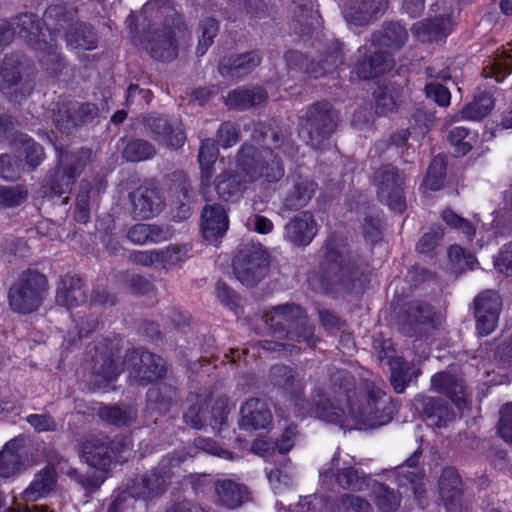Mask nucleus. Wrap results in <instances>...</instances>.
I'll list each match as a JSON object with an SVG mask.
<instances>
[{"label": "nucleus", "instance_id": "nucleus-1", "mask_svg": "<svg viewBox=\"0 0 512 512\" xmlns=\"http://www.w3.org/2000/svg\"><path fill=\"white\" fill-rule=\"evenodd\" d=\"M365 399L358 400L346 412L343 407L333 408L321 390H317L314 403L322 421L347 429H373L392 421L397 405L380 384L364 381Z\"/></svg>", "mask_w": 512, "mask_h": 512}, {"label": "nucleus", "instance_id": "nucleus-2", "mask_svg": "<svg viewBox=\"0 0 512 512\" xmlns=\"http://www.w3.org/2000/svg\"><path fill=\"white\" fill-rule=\"evenodd\" d=\"M320 267L323 285L334 293H359L369 282L367 265L352 262L346 245L334 236L325 243Z\"/></svg>", "mask_w": 512, "mask_h": 512}, {"label": "nucleus", "instance_id": "nucleus-3", "mask_svg": "<svg viewBox=\"0 0 512 512\" xmlns=\"http://www.w3.org/2000/svg\"><path fill=\"white\" fill-rule=\"evenodd\" d=\"M168 2L169 0H150L143 8L145 13L157 9L164 16L161 27L149 33L146 44V49L151 57L162 62H170L177 57V39L186 30L182 15L172 8Z\"/></svg>", "mask_w": 512, "mask_h": 512}, {"label": "nucleus", "instance_id": "nucleus-4", "mask_svg": "<svg viewBox=\"0 0 512 512\" xmlns=\"http://www.w3.org/2000/svg\"><path fill=\"white\" fill-rule=\"evenodd\" d=\"M263 320L273 336L316 347L318 338L314 334L315 326L300 305L285 303L273 306L264 313Z\"/></svg>", "mask_w": 512, "mask_h": 512}, {"label": "nucleus", "instance_id": "nucleus-5", "mask_svg": "<svg viewBox=\"0 0 512 512\" xmlns=\"http://www.w3.org/2000/svg\"><path fill=\"white\" fill-rule=\"evenodd\" d=\"M338 111L328 101H318L308 106L299 117L298 135L314 150L324 151L330 146V138L336 131Z\"/></svg>", "mask_w": 512, "mask_h": 512}, {"label": "nucleus", "instance_id": "nucleus-6", "mask_svg": "<svg viewBox=\"0 0 512 512\" xmlns=\"http://www.w3.org/2000/svg\"><path fill=\"white\" fill-rule=\"evenodd\" d=\"M80 458L98 471H108L113 459L123 461L127 458L129 444L125 438L109 437L101 432L85 434L77 445Z\"/></svg>", "mask_w": 512, "mask_h": 512}, {"label": "nucleus", "instance_id": "nucleus-7", "mask_svg": "<svg viewBox=\"0 0 512 512\" xmlns=\"http://www.w3.org/2000/svg\"><path fill=\"white\" fill-rule=\"evenodd\" d=\"M317 390H321L330 402L331 407H343L346 412L356 401V380L352 373L344 368L329 365L325 369V381L322 387H316L311 393L309 416L321 420L314 403V396Z\"/></svg>", "mask_w": 512, "mask_h": 512}, {"label": "nucleus", "instance_id": "nucleus-8", "mask_svg": "<svg viewBox=\"0 0 512 512\" xmlns=\"http://www.w3.org/2000/svg\"><path fill=\"white\" fill-rule=\"evenodd\" d=\"M48 290V280L37 270L24 271L10 287L8 303L12 311L29 314L42 304Z\"/></svg>", "mask_w": 512, "mask_h": 512}, {"label": "nucleus", "instance_id": "nucleus-9", "mask_svg": "<svg viewBox=\"0 0 512 512\" xmlns=\"http://www.w3.org/2000/svg\"><path fill=\"white\" fill-rule=\"evenodd\" d=\"M232 268L242 285L253 288L268 275V253L261 244L242 245L233 259Z\"/></svg>", "mask_w": 512, "mask_h": 512}, {"label": "nucleus", "instance_id": "nucleus-10", "mask_svg": "<svg viewBox=\"0 0 512 512\" xmlns=\"http://www.w3.org/2000/svg\"><path fill=\"white\" fill-rule=\"evenodd\" d=\"M100 117V109L95 103L64 101L56 104L52 120L61 133L69 135L80 127L98 123Z\"/></svg>", "mask_w": 512, "mask_h": 512}, {"label": "nucleus", "instance_id": "nucleus-11", "mask_svg": "<svg viewBox=\"0 0 512 512\" xmlns=\"http://www.w3.org/2000/svg\"><path fill=\"white\" fill-rule=\"evenodd\" d=\"M122 367L127 370L129 379L141 386L166 374L163 358L142 348L128 349L123 356Z\"/></svg>", "mask_w": 512, "mask_h": 512}, {"label": "nucleus", "instance_id": "nucleus-12", "mask_svg": "<svg viewBox=\"0 0 512 512\" xmlns=\"http://www.w3.org/2000/svg\"><path fill=\"white\" fill-rule=\"evenodd\" d=\"M269 382L274 388L294 402L299 416H309L310 403L304 395V379L296 369L285 364H275L270 368Z\"/></svg>", "mask_w": 512, "mask_h": 512}, {"label": "nucleus", "instance_id": "nucleus-13", "mask_svg": "<svg viewBox=\"0 0 512 512\" xmlns=\"http://www.w3.org/2000/svg\"><path fill=\"white\" fill-rule=\"evenodd\" d=\"M434 318L435 310L432 305L425 301L414 300L401 308L396 324L404 336L422 338L435 328Z\"/></svg>", "mask_w": 512, "mask_h": 512}, {"label": "nucleus", "instance_id": "nucleus-14", "mask_svg": "<svg viewBox=\"0 0 512 512\" xmlns=\"http://www.w3.org/2000/svg\"><path fill=\"white\" fill-rule=\"evenodd\" d=\"M373 182L377 187V197L379 201L388 205L393 211L403 213L406 209L404 198V173L396 166L385 164L375 171Z\"/></svg>", "mask_w": 512, "mask_h": 512}, {"label": "nucleus", "instance_id": "nucleus-15", "mask_svg": "<svg viewBox=\"0 0 512 512\" xmlns=\"http://www.w3.org/2000/svg\"><path fill=\"white\" fill-rule=\"evenodd\" d=\"M165 477L153 469L149 474L131 479L126 489L121 491L111 503V510L116 511L122 505L128 507L129 502L136 499L149 500L163 494L169 485Z\"/></svg>", "mask_w": 512, "mask_h": 512}, {"label": "nucleus", "instance_id": "nucleus-16", "mask_svg": "<svg viewBox=\"0 0 512 512\" xmlns=\"http://www.w3.org/2000/svg\"><path fill=\"white\" fill-rule=\"evenodd\" d=\"M145 133L158 145L176 151L181 149L186 140V133L180 123L171 121L167 116L150 113L142 117Z\"/></svg>", "mask_w": 512, "mask_h": 512}, {"label": "nucleus", "instance_id": "nucleus-17", "mask_svg": "<svg viewBox=\"0 0 512 512\" xmlns=\"http://www.w3.org/2000/svg\"><path fill=\"white\" fill-rule=\"evenodd\" d=\"M323 485L331 486L333 480L344 490L362 492L370 486V478L362 470L354 466H340L338 453L331 459L330 466L320 471Z\"/></svg>", "mask_w": 512, "mask_h": 512}, {"label": "nucleus", "instance_id": "nucleus-18", "mask_svg": "<svg viewBox=\"0 0 512 512\" xmlns=\"http://www.w3.org/2000/svg\"><path fill=\"white\" fill-rule=\"evenodd\" d=\"M22 68L23 62L17 55H6L0 66V90L15 103H20L32 90L23 81Z\"/></svg>", "mask_w": 512, "mask_h": 512}, {"label": "nucleus", "instance_id": "nucleus-19", "mask_svg": "<svg viewBox=\"0 0 512 512\" xmlns=\"http://www.w3.org/2000/svg\"><path fill=\"white\" fill-rule=\"evenodd\" d=\"M134 218L150 219L164 209L165 202L161 188L155 182H145L129 193Z\"/></svg>", "mask_w": 512, "mask_h": 512}, {"label": "nucleus", "instance_id": "nucleus-20", "mask_svg": "<svg viewBox=\"0 0 512 512\" xmlns=\"http://www.w3.org/2000/svg\"><path fill=\"white\" fill-rule=\"evenodd\" d=\"M413 406L422 417L438 428L447 427L455 420L453 408L442 398L419 394L414 397Z\"/></svg>", "mask_w": 512, "mask_h": 512}, {"label": "nucleus", "instance_id": "nucleus-21", "mask_svg": "<svg viewBox=\"0 0 512 512\" xmlns=\"http://www.w3.org/2000/svg\"><path fill=\"white\" fill-rule=\"evenodd\" d=\"M272 157V149L257 148L250 144H243L237 153L236 166L238 173L247 182H255L260 179V171L265 161Z\"/></svg>", "mask_w": 512, "mask_h": 512}, {"label": "nucleus", "instance_id": "nucleus-22", "mask_svg": "<svg viewBox=\"0 0 512 512\" xmlns=\"http://www.w3.org/2000/svg\"><path fill=\"white\" fill-rule=\"evenodd\" d=\"M13 25L15 35L24 40L33 50L49 48L47 44L48 33L44 30L41 20L36 15L25 13L16 16L10 22Z\"/></svg>", "mask_w": 512, "mask_h": 512}, {"label": "nucleus", "instance_id": "nucleus-23", "mask_svg": "<svg viewBox=\"0 0 512 512\" xmlns=\"http://www.w3.org/2000/svg\"><path fill=\"white\" fill-rule=\"evenodd\" d=\"M387 6V0H347L342 13L347 22L364 26L383 14Z\"/></svg>", "mask_w": 512, "mask_h": 512}, {"label": "nucleus", "instance_id": "nucleus-24", "mask_svg": "<svg viewBox=\"0 0 512 512\" xmlns=\"http://www.w3.org/2000/svg\"><path fill=\"white\" fill-rule=\"evenodd\" d=\"M216 504L229 510L237 509L252 501L249 488L231 479H217L214 482Z\"/></svg>", "mask_w": 512, "mask_h": 512}, {"label": "nucleus", "instance_id": "nucleus-25", "mask_svg": "<svg viewBox=\"0 0 512 512\" xmlns=\"http://www.w3.org/2000/svg\"><path fill=\"white\" fill-rule=\"evenodd\" d=\"M317 223L310 211L295 215L284 227V238L295 246L309 245L317 234Z\"/></svg>", "mask_w": 512, "mask_h": 512}, {"label": "nucleus", "instance_id": "nucleus-26", "mask_svg": "<svg viewBox=\"0 0 512 512\" xmlns=\"http://www.w3.org/2000/svg\"><path fill=\"white\" fill-rule=\"evenodd\" d=\"M422 454L417 449L405 463L397 466L394 470L396 482L399 487H410L415 498L421 500L425 494L423 485L424 471L418 467V461Z\"/></svg>", "mask_w": 512, "mask_h": 512}, {"label": "nucleus", "instance_id": "nucleus-27", "mask_svg": "<svg viewBox=\"0 0 512 512\" xmlns=\"http://www.w3.org/2000/svg\"><path fill=\"white\" fill-rule=\"evenodd\" d=\"M454 25L453 12L443 11L433 19H425L415 23L413 34L422 42L437 41L447 36Z\"/></svg>", "mask_w": 512, "mask_h": 512}, {"label": "nucleus", "instance_id": "nucleus-28", "mask_svg": "<svg viewBox=\"0 0 512 512\" xmlns=\"http://www.w3.org/2000/svg\"><path fill=\"white\" fill-rule=\"evenodd\" d=\"M240 427L245 430L266 429L272 422V413L266 401L248 399L240 408Z\"/></svg>", "mask_w": 512, "mask_h": 512}, {"label": "nucleus", "instance_id": "nucleus-29", "mask_svg": "<svg viewBox=\"0 0 512 512\" xmlns=\"http://www.w3.org/2000/svg\"><path fill=\"white\" fill-rule=\"evenodd\" d=\"M261 63L257 51L223 57L218 65L219 73L225 78H241L251 73Z\"/></svg>", "mask_w": 512, "mask_h": 512}, {"label": "nucleus", "instance_id": "nucleus-30", "mask_svg": "<svg viewBox=\"0 0 512 512\" xmlns=\"http://www.w3.org/2000/svg\"><path fill=\"white\" fill-rule=\"evenodd\" d=\"M293 14L291 27L300 37L309 36L320 24L318 11L314 10L312 0H293L291 5Z\"/></svg>", "mask_w": 512, "mask_h": 512}, {"label": "nucleus", "instance_id": "nucleus-31", "mask_svg": "<svg viewBox=\"0 0 512 512\" xmlns=\"http://www.w3.org/2000/svg\"><path fill=\"white\" fill-rule=\"evenodd\" d=\"M176 398V386L167 382L153 385L146 393L145 412L151 415H164L169 412Z\"/></svg>", "mask_w": 512, "mask_h": 512}, {"label": "nucleus", "instance_id": "nucleus-32", "mask_svg": "<svg viewBox=\"0 0 512 512\" xmlns=\"http://www.w3.org/2000/svg\"><path fill=\"white\" fill-rule=\"evenodd\" d=\"M87 301L83 280L77 275L66 274L60 278L56 290V302L66 308H73Z\"/></svg>", "mask_w": 512, "mask_h": 512}, {"label": "nucleus", "instance_id": "nucleus-33", "mask_svg": "<svg viewBox=\"0 0 512 512\" xmlns=\"http://www.w3.org/2000/svg\"><path fill=\"white\" fill-rule=\"evenodd\" d=\"M201 230L205 240L214 242L228 229V216L219 204L206 205L201 215Z\"/></svg>", "mask_w": 512, "mask_h": 512}, {"label": "nucleus", "instance_id": "nucleus-34", "mask_svg": "<svg viewBox=\"0 0 512 512\" xmlns=\"http://www.w3.org/2000/svg\"><path fill=\"white\" fill-rule=\"evenodd\" d=\"M431 388L433 391L448 397L459 408L466 403V393L462 379L448 371H441L433 375Z\"/></svg>", "mask_w": 512, "mask_h": 512}, {"label": "nucleus", "instance_id": "nucleus-35", "mask_svg": "<svg viewBox=\"0 0 512 512\" xmlns=\"http://www.w3.org/2000/svg\"><path fill=\"white\" fill-rule=\"evenodd\" d=\"M92 362V374L95 377L94 386H97L98 389L108 387L109 383L116 380L123 370L122 365L119 366L115 362L110 352H98V349H96Z\"/></svg>", "mask_w": 512, "mask_h": 512}, {"label": "nucleus", "instance_id": "nucleus-36", "mask_svg": "<svg viewBox=\"0 0 512 512\" xmlns=\"http://www.w3.org/2000/svg\"><path fill=\"white\" fill-rule=\"evenodd\" d=\"M268 100L267 91L260 86L237 88L230 91L225 103L229 108L244 111L258 107Z\"/></svg>", "mask_w": 512, "mask_h": 512}, {"label": "nucleus", "instance_id": "nucleus-37", "mask_svg": "<svg viewBox=\"0 0 512 512\" xmlns=\"http://www.w3.org/2000/svg\"><path fill=\"white\" fill-rule=\"evenodd\" d=\"M316 188L315 182L301 177L297 178L283 199V210L297 211L305 207L314 195Z\"/></svg>", "mask_w": 512, "mask_h": 512}, {"label": "nucleus", "instance_id": "nucleus-38", "mask_svg": "<svg viewBox=\"0 0 512 512\" xmlns=\"http://www.w3.org/2000/svg\"><path fill=\"white\" fill-rule=\"evenodd\" d=\"M76 14V9L68 8L66 5H50L43 15L45 31L55 38L60 30L68 29L73 24Z\"/></svg>", "mask_w": 512, "mask_h": 512}, {"label": "nucleus", "instance_id": "nucleus-39", "mask_svg": "<svg viewBox=\"0 0 512 512\" xmlns=\"http://www.w3.org/2000/svg\"><path fill=\"white\" fill-rule=\"evenodd\" d=\"M393 59L386 52H375L362 61H358L355 72L359 79L370 80L376 78L393 67Z\"/></svg>", "mask_w": 512, "mask_h": 512}, {"label": "nucleus", "instance_id": "nucleus-40", "mask_svg": "<svg viewBox=\"0 0 512 512\" xmlns=\"http://www.w3.org/2000/svg\"><path fill=\"white\" fill-rule=\"evenodd\" d=\"M97 415L99 418L116 427H129L137 420L138 411L133 405H103L99 407Z\"/></svg>", "mask_w": 512, "mask_h": 512}, {"label": "nucleus", "instance_id": "nucleus-41", "mask_svg": "<svg viewBox=\"0 0 512 512\" xmlns=\"http://www.w3.org/2000/svg\"><path fill=\"white\" fill-rule=\"evenodd\" d=\"M438 489L444 503L462 499L463 484L454 467L447 466L442 470L438 480Z\"/></svg>", "mask_w": 512, "mask_h": 512}, {"label": "nucleus", "instance_id": "nucleus-42", "mask_svg": "<svg viewBox=\"0 0 512 512\" xmlns=\"http://www.w3.org/2000/svg\"><path fill=\"white\" fill-rule=\"evenodd\" d=\"M208 403L205 396L191 393L184 404L183 420L193 429L204 427Z\"/></svg>", "mask_w": 512, "mask_h": 512}, {"label": "nucleus", "instance_id": "nucleus-43", "mask_svg": "<svg viewBox=\"0 0 512 512\" xmlns=\"http://www.w3.org/2000/svg\"><path fill=\"white\" fill-rule=\"evenodd\" d=\"M342 44L338 40H333L327 44V47L321 52V58L316 62L310 71L313 72V78H319L328 72L333 71L343 64Z\"/></svg>", "mask_w": 512, "mask_h": 512}, {"label": "nucleus", "instance_id": "nucleus-44", "mask_svg": "<svg viewBox=\"0 0 512 512\" xmlns=\"http://www.w3.org/2000/svg\"><path fill=\"white\" fill-rule=\"evenodd\" d=\"M494 107V99L490 93L482 92L476 95L472 102L466 104L463 109L453 116V120H481L486 117Z\"/></svg>", "mask_w": 512, "mask_h": 512}, {"label": "nucleus", "instance_id": "nucleus-45", "mask_svg": "<svg viewBox=\"0 0 512 512\" xmlns=\"http://www.w3.org/2000/svg\"><path fill=\"white\" fill-rule=\"evenodd\" d=\"M18 158L34 170L44 159L43 147L26 134H19L15 140Z\"/></svg>", "mask_w": 512, "mask_h": 512}, {"label": "nucleus", "instance_id": "nucleus-46", "mask_svg": "<svg viewBox=\"0 0 512 512\" xmlns=\"http://www.w3.org/2000/svg\"><path fill=\"white\" fill-rule=\"evenodd\" d=\"M407 39V30L398 22L385 23L381 31L372 35L374 43L396 49L402 47Z\"/></svg>", "mask_w": 512, "mask_h": 512}, {"label": "nucleus", "instance_id": "nucleus-47", "mask_svg": "<svg viewBox=\"0 0 512 512\" xmlns=\"http://www.w3.org/2000/svg\"><path fill=\"white\" fill-rule=\"evenodd\" d=\"M66 42L73 48L92 50L97 47V38L91 25L73 23L65 34Z\"/></svg>", "mask_w": 512, "mask_h": 512}, {"label": "nucleus", "instance_id": "nucleus-48", "mask_svg": "<svg viewBox=\"0 0 512 512\" xmlns=\"http://www.w3.org/2000/svg\"><path fill=\"white\" fill-rule=\"evenodd\" d=\"M56 479L53 470L42 469L35 476L30 485L24 490L23 498L26 501H36L51 492L55 486Z\"/></svg>", "mask_w": 512, "mask_h": 512}, {"label": "nucleus", "instance_id": "nucleus-49", "mask_svg": "<svg viewBox=\"0 0 512 512\" xmlns=\"http://www.w3.org/2000/svg\"><path fill=\"white\" fill-rule=\"evenodd\" d=\"M216 192L224 201H236L242 193L240 174L224 171L216 177Z\"/></svg>", "mask_w": 512, "mask_h": 512}, {"label": "nucleus", "instance_id": "nucleus-50", "mask_svg": "<svg viewBox=\"0 0 512 512\" xmlns=\"http://www.w3.org/2000/svg\"><path fill=\"white\" fill-rule=\"evenodd\" d=\"M391 373L390 383L396 393H403L407 385L414 377H417L415 370L401 358H394L390 361Z\"/></svg>", "mask_w": 512, "mask_h": 512}, {"label": "nucleus", "instance_id": "nucleus-51", "mask_svg": "<svg viewBox=\"0 0 512 512\" xmlns=\"http://www.w3.org/2000/svg\"><path fill=\"white\" fill-rule=\"evenodd\" d=\"M512 72V47L503 50L495 59L489 60L483 68L482 75L485 78H495L496 82H502Z\"/></svg>", "mask_w": 512, "mask_h": 512}, {"label": "nucleus", "instance_id": "nucleus-52", "mask_svg": "<svg viewBox=\"0 0 512 512\" xmlns=\"http://www.w3.org/2000/svg\"><path fill=\"white\" fill-rule=\"evenodd\" d=\"M374 502L382 512H394L401 503V494L383 483L373 485Z\"/></svg>", "mask_w": 512, "mask_h": 512}, {"label": "nucleus", "instance_id": "nucleus-53", "mask_svg": "<svg viewBox=\"0 0 512 512\" xmlns=\"http://www.w3.org/2000/svg\"><path fill=\"white\" fill-rule=\"evenodd\" d=\"M122 154L129 162H140L152 159L156 155V148L151 142L136 138L127 142Z\"/></svg>", "mask_w": 512, "mask_h": 512}, {"label": "nucleus", "instance_id": "nucleus-54", "mask_svg": "<svg viewBox=\"0 0 512 512\" xmlns=\"http://www.w3.org/2000/svg\"><path fill=\"white\" fill-rule=\"evenodd\" d=\"M47 44L49 48L47 47L35 50L43 53L40 62L46 71L52 76H58L65 68V62L61 55L57 52L56 40L54 37H51V34H49V40H47Z\"/></svg>", "mask_w": 512, "mask_h": 512}, {"label": "nucleus", "instance_id": "nucleus-55", "mask_svg": "<svg viewBox=\"0 0 512 512\" xmlns=\"http://www.w3.org/2000/svg\"><path fill=\"white\" fill-rule=\"evenodd\" d=\"M21 456L17 452V441L8 442L0 452V476H13L20 468Z\"/></svg>", "mask_w": 512, "mask_h": 512}, {"label": "nucleus", "instance_id": "nucleus-56", "mask_svg": "<svg viewBox=\"0 0 512 512\" xmlns=\"http://www.w3.org/2000/svg\"><path fill=\"white\" fill-rule=\"evenodd\" d=\"M168 189L178 200L190 201L193 195V188L189 182L188 175L179 170L168 175Z\"/></svg>", "mask_w": 512, "mask_h": 512}, {"label": "nucleus", "instance_id": "nucleus-57", "mask_svg": "<svg viewBox=\"0 0 512 512\" xmlns=\"http://www.w3.org/2000/svg\"><path fill=\"white\" fill-rule=\"evenodd\" d=\"M91 158V150L82 147L75 153L63 152L61 154V162L64 163V169L73 176L78 177L84 167L89 163Z\"/></svg>", "mask_w": 512, "mask_h": 512}, {"label": "nucleus", "instance_id": "nucleus-58", "mask_svg": "<svg viewBox=\"0 0 512 512\" xmlns=\"http://www.w3.org/2000/svg\"><path fill=\"white\" fill-rule=\"evenodd\" d=\"M374 97L377 114L387 115L397 110L399 101L394 88L380 86L375 90Z\"/></svg>", "mask_w": 512, "mask_h": 512}, {"label": "nucleus", "instance_id": "nucleus-59", "mask_svg": "<svg viewBox=\"0 0 512 512\" xmlns=\"http://www.w3.org/2000/svg\"><path fill=\"white\" fill-rule=\"evenodd\" d=\"M75 179L76 177L64 168L58 169L50 179L49 193H47V197L50 199H54L55 197L61 198L65 193H69Z\"/></svg>", "mask_w": 512, "mask_h": 512}, {"label": "nucleus", "instance_id": "nucleus-60", "mask_svg": "<svg viewBox=\"0 0 512 512\" xmlns=\"http://www.w3.org/2000/svg\"><path fill=\"white\" fill-rule=\"evenodd\" d=\"M474 312L487 314H500L502 299L495 290H485L477 295L473 301Z\"/></svg>", "mask_w": 512, "mask_h": 512}, {"label": "nucleus", "instance_id": "nucleus-61", "mask_svg": "<svg viewBox=\"0 0 512 512\" xmlns=\"http://www.w3.org/2000/svg\"><path fill=\"white\" fill-rule=\"evenodd\" d=\"M446 175V162L444 157L436 156L428 167L427 175L423 181L425 187L437 191L443 187Z\"/></svg>", "mask_w": 512, "mask_h": 512}, {"label": "nucleus", "instance_id": "nucleus-62", "mask_svg": "<svg viewBox=\"0 0 512 512\" xmlns=\"http://www.w3.org/2000/svg\"><path fill=\"white\" fill-rule=\"evenodd\" d=\"M448 257L454 271L457 273L472 270L478 265V261L473 254L466 252L462 247L457 245L449 248Z\"/></svg>", "mask_w": 512, "mask_h": 512}, {"label": "nucleus", "instance_id": "nucleus-63", "mask_svg": "<svg viewBox=\"0 0 512 512\" xmlns=\"http://www.w3.org/2000/svg\"><path fill=\"white\" fill-rule=\"evenodd\" d=\"M91 184L82 180L79 186V192L76 196V207L74 211V218L77 222L86 224L90 219V200Z\"/></svg>", "mask_w": 512, "mask_h": 512}, {"label": "nucleus", "instance_id": "nucleus-64", "mask_svg": "<svg viewBox=\"0 0 512 512\" xmlns=\"http://www.w3.org/2000/svg\"><path fill=\"white\" fill-rule=\"evenodd\" d=\"M337 511L343 512H371L370 502L359 495L345 493L342 494L337 503Z\"/></svg>", "mask_w": 512, "mask_h": 512}]
</instances>
